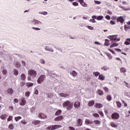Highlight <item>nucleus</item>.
<instances>
[{"label":"nucleus","instance_id":"obj_1","mask_svg":"<svg viewBox=\"0 0 130 130\" xmlns=\"http://www.w3.org/2000/svg\"><path fill=\"white\" fill-rule=\"evenodd\" d=\"M63 107L66 108L68 111H70L74 107V103H71L70 101H68L63 103Z\"/></svg>","mask_w":130,"mask_h":130},{"label":"nucleus","instance_id":"obj_2","mask_svg":"<svg viewBox=\"0 0 130 130\" xmlns=\"http://www.w3.org/2000/svg\"><path fill=\"white\" fill-rule=\"evenodd\" d=\"M36 75H37V73L36 71L32 70H29L28 72V77H27L28 81L31 80V77L32 78L36 77Z\"/></svg>","mask_w":130,"mask_h":130},{"label":"nucleus","instance_id":"obj_3","mask_svg":"<svg viewBox=\"0 0 130 130\" xmlns=\"http://www.w3.org/2000/svg\"><path fill=\"white\" fill-rule=\"evenodd\" d=\"M62 126L60 125H54L52 126H49V127H48L47 129H48V130H55L57 128H60Z\"/></svg>","mask_w":130,"mask_h":130},{"label":"nucleus","instance_id":"obj_4","mask_svg":"<svg viewBox=\"0 0 130 130\" xmlns=\"http://www.w3.org/2000/svg\"><path fill=\"white\" fill-rule=\"evenodd\" d=\"M30 23H31V24H34L35 26L41 25L42 24V23L40 21L37 20L36 19H32L30 21Z\"/></svg>","mask_w":130,"mask_h":130},{"label":"nucleus","instance_id":"obj_5","mask_svg":"<svg viewBox=\"0 0 130 130\" xmlns=\"http://www.w3.org/2000/svg\"><path fill=\"white\" fill-rule=\"evenodd\" d=\"M46 78V76L45 75H41V76H40V77L39 78V79H38L37 80V82L39 84H41L43 82V81H44V80Z\"/></svg>","mask_w":130,"mask_h":130},{"label":"nucleus","instance_id":"obj_6","mask_svg":"<svg viewBox=\"0 0 130 130\" xmlns=\"http://www.w3.org/2000/svg\"><path fill=\"white\" fill-rule=\"evenodd\" d=\"M111 117L113 119H118L120 117L119 114L114 113L113 114H112Z\"/></svg>","mask_w":130,"mask_h":130},{"label":"nucleus","instance_id":"obj_7","mask_svg":"<svg viewBox=\"0 0 130 130\" xmlns=\"http://www.w3.org/2000/svg\"><path fill=\"white\" fill-rule=\"evenodd\" d=\"M117 35H113L107 37V38L109 39L110 41H111L112 43H113V40H115L116 38H117Z\"/></svg>","mask_w":130,"mask_h":130},{"label":"nucleus","instance_id":"obj_8","mask_svg":"<svg viewBox=\"0 0 130 130\" xmlns=\"http://www.w3.org/2000/svg\"><path fill=\"white\" fill-rule=\"evenodd\" d=\"M78 2H79L81 6H82V7H88V4H86V3L84 2V0H78Z\"/></svg>","mask_w":130,"mask_h":130},{"label":"nucleus","instance_id":"obj_9","mask_svg":"<svg viewBox=\"0 0 130 130\" xmlns=\"http://www.w3.org/2000/svg\"><path fill=\"white\" fill-rule=\"evenodd\" d=\"M39 118L41 119H46L47 117L43 113H40L38 115Z\"/></svg>","mask_w":130,"mask_h":130},{"label":"nucleus","instance_id":"obj_10","mask_svg":"<svg viewBox=\"0 0 130 130\" xmlns=\"http://www.w3.org/2000/svg\"><path fill=\"white\" fill-rule=\"evenodd\" d=\"M116 20H117V22H120L121 23H122L124 21V19L122 17H118V18H117Z\"/></svg>","mask_w":130,"mask_h":130},{"label":"nucleus","instance_id":"obj_11","mask_svg":"<svg viewBox=\"0 0 130 130\" xmlns=\"http://www.w3.org/2000/svg\"><path fill=\"white\" fill-rule=\"evenodd\" d=\"M124 29L126 32L129 31L130 30V26L129 25L125 24L124 26Z\"/></svg>","mask_w":130,"mask_h":130},{"label":"nucleus","instance_id":"obj_12","mask_svg":"<svg viewBox=\"0 0 130 130\" xmlns=\"http://www.w3.org/2000/svg\"><path fill=\"white\" fill-rule=\"evenodd\" d=\"M105 41H106V42H105V44H104L105 46H109L110 45L109 40L106 39L105 40Z\"/></svg>","mask_w":130,"mask_h":130},{"label":"nucleus","instance_id":"obj_13","mask_svg":"<svg viewBox=\"0 0 130 130\" xmlns=\"http://www.w3.org/2000/svg\"><path fill=\"white\" fill-rule=\"evenodd\" d=\"M14 63L15 64L16 67H17V68H20L21 67V64L20 62H18L17 61H15Z\"/></svg>","mask_w":130,"mask_h":130},{"label":"nucleus","instance_id":"obj_14","mask_svg":"<svg viewBox=\"0 0 130 130\" xmlns=\"http://www.w3.org/2000/svg\"><path fill=\"white\" fill-rule=\"evenodd\" d=\"M62 119V116H59L58 117H57L55 118H54V121H61Z\"/></svg>","mask_w":130,"mask_h":130},{"label":"nucleus","instance_id":"obj_15","mask_svg":"<svg viewBox=\"0 0 130 130\" xmlns=\"http://www.w3.org/2000/svg\"><path fill=\"white\" fill-rule=\"evenodd\" d=\"M7 92L8 94H10L11 95H12L14 93V90L12 88H10L7 89Z\"/></svg>","mask_w":130,"mask_h":130},{"label":"nucleus","instance_id":"obj_16","mask_svg":"<svg viewBox=\"0 0 130 130\" xmlns=\"http://www.w3.org/2000/svg\"><path fill=\"white\" fill-rule=\"evenodd\" d=\"M81 106V104L79 102H76L75 103L74 106L75 108H79Z\"/></svg>","mask_w":130,"mask_h":130},{"label":"nucleus","instance_id":"obj_17","mask_svg":"<svg viewBox=\"0 0 130 130\" xmlns=\"http://www.w3.org/2000/svg\"><path fill=\"white\" fill-rule=\"evenodd\" d=\"M77 124H78V126H81L82 125V119H78L77 120Z\"/></svg>","mask_w":130,"mask_h":130},{"label":"nucleus","instance_id":"obj_18","mask_svg":"<svg viewBox=\"0 0 130 130\" xmlns=\"http://www.w3.org/2000/svg\"><path fill=\"white\" fill-rule=\"evenodd\" d=\"M45 49L46 51H51V52H53L54 51L52 48L49 47L48 46H46Z\"/></svg>","mask_w":130,"mask_h":130},{"label":"nucleus","instance_id":"obj_19","mask_svg":"<svg viewBox=\"0 0 130 130\" xmlns=\"http://www.w3.org/2000/svg\"><path fill=\"white\" fill-rule=\"evenodd\" d=\"M99 79L101 81H104L105 79V76H103V74H101L99 76Z\"/></svg>","mask_w":130,"mask_h":130},{"label":"nucleus","instance_id":"obj_20","mask_svg":"<svg viewBox=\"0 0 130 130\" xmlns=\"http://www.w3.org/2000/svg\"><path fill=\"white\" fill-rule=\"evenodd\" d=\"M13 75L17 76L19 75V71L17 69H13Z\"/></svg>","mask_w":130,"mask_h":130},{"label":"nucleus","instance_id":"obj_21","mask_svg":"<svg viewBox=\"0 0 130 130\" xmlns=\"http://www.w3.org/2000/svg\"><path fill=\"white\" fill-rule=\"evenodd\" d=\"M26 101L25 100L24 98H22L21 99V103H20V105L21 106H24L26 105Z\"/></svg>","mask_w":130,"mask_h":130},{"label":"nucleus","instance_id":"obj_22","mask_svg":"<svg viewBox=\"0 0 130 130\" xmlns=\"http://www.w3.org/2000/svg\"><path fill=\"white\" fill-rule=\"evenodd\" d=\"M85 79H86V81H89L91 79V76H89L88 74H85Z\"/></svg>","mask_w":130,"mask_h":130},{"label":"nucleus","instance_id":"obj_23","mask_svg":"<svg viewBox=\"0 0 130 130\" xmlns=\"http://www.w3.org/2000/svg\"><path fill=\"white\" fill-rule=\"evenodd\" d=\"M85 122L87 124H91L93 123V121L90 120L89 119H85Z\"/></svg>","mask_w":130,"mask_h":130},{"label":"nucleus","instance_id":"obj_24","mask_svg":"<svg viewBox=\"0 0 130 130\" xmlns=\"http://www.w3.org/2000/svg\"><path fill=\"white\" fill-rule=\"evenodd\" d=\"M39 14L40 15H43L44 16H46L48 15V12L46 11H41V12H39Z\"/></svg>","mask_w":130,"mask_h":130},{"label":"nucleus","instance_id":"obj_25","mask_svg":"<svg viewBox=\"0 0 130 130\" xmlns=\"http://www.w3.org/2000/svg\"><path fill=\"white\" fill-rule=\"evenodd\" d=\"M94 101H90L88 104V106H89V107H91L94 105Z\"/></svg>","mask_w":130,"mask_h":130},{"label":"nucleus","instance_id":"obj_26","mask_svg":"<svg viewBox=\"0 0 130 130\" xmlns=\"http://www.w3.org/2000/svg\"><path fill=\"white\" fill-rule=\"evenodd\" d=\"M41 121L39 120H34L32 121V124L37 125L40 124Z\"/></svg>","mask_w":130,"mask_h":130},{"label":"nucleus","instance_id":"obj_27","mask_svg":"<svg viewBox=\"0 0 130 130\" xmlns=\"http://www.w3.org/2000/svg\"><path fill=\"white\" fill-rule=\"evenodd\" d=\"M70 74L73 77H76L77 75V72L75 71H73L72 72H70Z\"/></svg>","mask_w":130,"mask_h":130},{"label":"nucleus","instance_id":"obj_28","mask_svg":"<svg viewBox=\"0 0 130 130\" xmlns=\"http://www.w3.org/2000/svg\"><path fill=\"white\" fill-rule=\"evenodd\" d=\"M125 45H130V39L127 38V40H126V41L125 42Z\"/></svg>","mask_w":130,"mask_h":130},{"label":"nucleus","instance_id":"obj_29","mask_svg":"<svg viewBox=\"0 0 130 130\" xmlns=\"http://www.w3.org/2000/svg\"><path fill=\"white\" fill-rule=\"evenodd\" d=\"M25 85L27 86V87H30L33 86L34 83L27 82L26 84H25Z\"/></svg>","mask_w":130,"mask_h":130},{"label":"nucleus","instance_id":"obj_30","mask_svg":"<svg viewBox=\"0 0 130 130\" xmlns=\"http://www.w3.org/2000/svg\"><path fill=\"white\" fill-rule=\"evenodd\" d=\"M102 70L105 71H106L108 70H110V68L108 67V66H103L102 68Z\"/></svg>","mask_w":130,"mask_h":130},{"label":"nucleus","instance_id":"obj_31","mask_svg":"<svg viewBox=\"0 0 130 130\" xmlns=\"http://www.w3.org/2000/svg\"><path fill=\"white\" fill-rule=\"evenodd\" d=\"M20 77H21V80L22 81H24L25 79H26V75H25V74H22L21 76H20Z\"/></svg>","mask_w":130,"mask_h":130},{"label":"nucleus","instance_id":"obj_32","mask_svg":"<svg viewBox=\"0 0 130 130\" xmlns=\"http://www.w3.org/2000/svg\"><path fill=\"white\" fill-rule=\"evenodd\" d=\"M0 55L1 56H3L4 55H7V52L5 51H3V52H0Z\"/></svg>","mask_w":130,"mask_h":130},{"label":"nucleus","instance_id":"obj_33","mask_svg":"<svg viewBox=\"0 0 130 130\" xmlns=\"http://www.w3.org/2000/svg\"><path fill=\"white\" fill-rule=\"evenodd\" d=\"M118 44H116V43H114L111 44V46H110V48H113V47H115L116 46H118Z\"/></svg>","mask_w":130,"mask_h":130},{"label":"nucleus","instance_id":"obj_34","mask_svg":"<svg viewBox=\"0 0 130 130\" xmlns=\"http://www.w3.org/2000/svg\"><path fill=\"white\" fill-rule=\"evenodd\" d=\"M103 107V104H99V103H97V104H96V107L97 108H101Z\"/></svg>","mask_w":130,"mask_h":130},{"label":"nucleus","instance_id":"obj_35","mask_svg":"<svg viewBox=\"0 0 130 130\" xmlns=\"http://www.w3.org/2000/svg\"><path fill=\"white\" fill-rule=\"evenodd\" d=\"M93 75H94L95 77H98L99 76H100V73H99V72H93Z\"/></svg>","mask_w":130,"mask_h":130},{"label":"nucleus","instance_id":"obj_36","mask_svg":"<svg viewBox=\"0 0 130 130\" xmlns=\"http://www.w3.org/2000/svg\"><path fill=\"white\" fill-rule=\"evenodd\" d=\"M121 9H123V11H130V8H128V9H125L124 7H123L121 6H119Z\"/></svg>","mask_w":130,"mask_h":130},{"label":"nucleus","instance_id":"obj_37","mask_svg":"<svg viewBox=\"0 0 130 130\" xmlns=\"http://www.w3.org/2000/svg\"><path fill=\"white\" fill-rule=\"evenodd\" d=\"M60 95L62 97H67L68 94L67 93H60Z\"/></svg>","mask_w":130,"mask_h":130},{"label":"nucleus","instance_id":"obj_38","mask_svg":"<svg viewBox=\"0 0 130 130\" xmlns=\"http://www.w3.org/2000/svg\"><path fill=\"white\" fill-rule=\"evenodd\" d=\"M104 17L103 16H99L97 17L96 19L97 20H103Z\"/></svg>","mask_w":130,"mask_h":130},{"label":"nucleus","instance_id":"obj_39","mask_svg":"<svg viewBox=\"0 0 130 130\" xmlns=\"http://www.w3.org/2000/svg\"><path fill=\"white\" fill-rule=\"evenodd\" d=\"M106 55L109 57V59L110 60H111V59H112V56H111V55H110V53H106Z\"/></svg>","mask_w":130,"mask_h":130},{"label":"nucleus","instance_id":"obj_40","mask_svg":"<svg viewBox=\"0 0 130 130\" xmlns=\"http://www.w3.org/2000/svg\"><path fill=\"white\" fill-rule=\"evenodd\" d=\"M121 73H125L126 72V70L124 68H120Z\"/></svg>","mask_w":130,"mask_h":130},{"label":"nucleus","instance_id":"obj_41","mask_svg":"<svg viewBox=\"0 0 130 130\" xmlns=\"http://www.w3.org/2000/svg\"><path fill=\"white\" fill-rule=\"evenodd\" d=\"M61 113L62 111L61 110H58V111L55 113V115H59L61 114Z\"/></svg>","mask_w":130,"mask_h":130},{"label":"nucleus","instance_id":"obj_42","mask_svg":"<svg viewBox=\"0 0 130 130\" xmlns=\"http://www.w3.org/2000/svg\"><path fill=\"white\" fill-rule=\"evenodd\" d=\"M107 99L108 100L109 102L111 101L112 98L110 95H107Z\"/></svg>","mask_w":130,"mask_h":130},{"label":"nucleus","instance_id":"obj_43","mask_svg":"<svg viewBox=\"0 0 130 130\" xmlns=\"http://www.w3.org/2000/svg\"><path fill=\"white\" fill-rule=\"evenodd\" d=\"M3 74L4 76H6L7 75V70H6V69H4L3 70Z\"/></svg>","mask_w":130,"mask_h":130},{"label":"nucleus","instance_id":"obj_44","mask_svg":"<svg viewBox=\"0 0 130 130\" xmlns=\"http://www.w3.org/2000/svg\"><path fill=\"white\" fill-rule=\"evenodd\" d=\"M98 92L100 95H103L104 94L103 91H102L101 89H99Z\"/></svg>","mask_w":130,"mask_h":130},{"label":"nucleus","instance_id":"obj_45","mask_svg":"<svg viewBox=\"0 0 130 130\" xmlns=\"http://www.w3.org/2000/svg\"><path fill=\"white\" fill-rule=\"evenodd\" d=\"M116 104H117V107H118V108H120L121 107V105H122L121 104V103H120L119 102H117Z\"/></svg>","mask_w":130,"mask_h":130},{"label":"nucleus","instance_id":"obj_46","mask_svg":"<svg viewBox=\"0 0 130 130\" xmlns=\"http://www.w3.org/2000/svg\"><path fill=\"white\" fill-rule=\"evenodd\" d=\"M21 118H22V117H20V116L16 117H15V120L16 121H18L19 119H21Z\"/></svg>","mask_w":130,"mask_h":130},{"label":"nucleus","instance_id":"obj_47","mask_svg":"<svg viewBox=\"0 0 130 130\" xmlns=\"http://www.w3.org/2000/svg\"><path fill=\"white\" fill-rule=\"evenodd\" d=\"M124 94L125 95L127 96V97H128L129 98H130V93L129 92H125V93H124Z\"/></svg>","mask_w":130,"mask_h":130},{"label":"nucleus","instance_id":"obj_48","mask_svg":"<svg viewBox=\"0 0 130 130\" xmlns=\"http://www.w3.org/2000/svg\"><path fill=\"white\" fill-rule=\"evenodd\" d=\"M32 29L35 30H41V28H39L38 27H32Z\"/></svg>","mask_w":130,"mask_h":130},{"label":"nucleus","instance_id":"obj_49","mask_svg":"<svg viewBox=\"0 0 130 130\" xmlns=\"http://www.w3.org/2000/svg\"><path fill=\"white\" fill-rule=\"evenodd\" d=\"M94 2L95 4H96V5H100L101 4V2L100 1H96V0H94Z\"/></svg>","mask_w":130,"mask_h":130},{"label":"nucleus","instance_id":"obj_50","mask_svg":"<svg viewBox=\"0 0 130 130\" xmlns=\"http://www.w3.org/2000/svg\"><path fill=\"white\" fill-rule=\"evenodd\" d=\"M53 93H49L48 94V98H52L53 97Z\"/></svg>","mask_w":130,"mask_h":130},{"label":"nucleus","instance_id":"obj_51","mask_svg":"<svg viewBox=\"0 0 130 130\" xmlns=\"http://www.w3.org/2000/svg\"><path fill=\"white\" fill-rule=\"evenodd\" d=\"M29 94H30V92L27 91V92H25V96L28 98L29 96Z\"/></svg>","mask_w":130,"mask_h":130},{"label":"nucleus","instance_id":"obj_52","mask_svg":"<svg viewBox=\"0 0 130 130\" xmlns=\"http://www.w3.org/2000/svg\"><path fill=\"white\" fill-rule=\"evenodd\" d=\"M93 122L95 123V124H99V123H101V121L98 120H94L93 121Z\"/></svg>","mask_w":130,"mask_h":130},{"label":"nucleus","instance_id":"obj_53","mask_svg":"<svg viewBox=\"0 0 130 130\" xmlns=\"http://www.w3.org/2000/svg\"><path fill=\"white\" fill-rule=\"evenodd\" d=\"M111 125L112 127H114V128H116V127H117V125H116L114 123H111Z\"/></svg>","mask_w":130,"mask_h":130},{"label":"nucleus","instance_id":"obj_54","mask_svg":"<svg viewBox=\"0 0 130 130\" xmlns=\"http://www.w3.org/2000/svg\"><path fill=\"white\" fill-rule=\"evenodd\" d=\"M9 128H10L11 130L14 129V126H13L12 124L9 125Z\"/></svg>","mask_w":130,"mask_h":130},{"label":"nucleus","instance_id":"obj_55","mask_svg":"<svg viewBox=\"0 0 130 130\" xmlns=\"http://www.w3.org/2000/svg\"><path fill=\"white\" fill-rule=\"evenodd\" d=\"M34 94L37 95L39 94V91L38 90L36 89V88H35V92H34Z\"/></svg>","mask_w":130,"mask_h":130},{"label":"nucleus","instance_id":"obj_56","mask_svg":"<svg viewBox=\"0 0 130 130\" xmlns=\"http://www.w3.org/2000/svg\"><path fill=\"white\" fill-rule=\"evenodd\" d=\"M13 116H9L8 118L7 119V121H10L12 120Z\"/></svg>","mask_w":130,"mask_h":130},{"label":"nucleus","instance_id":"obj_57","mask_svg":"<svg viewBox=\"0 0 130 130\" xmlns=\"http://www.w3.org/2000/svg\"><path fill=\"white\" fill-rule=\"evenodd\" d=\"M113 43H114L115 42H118L120 41V38H116L115 40H113Z\"/></svg>","mask_w":130,"mask_h":130},{"label":"nucleus","instance_id":"obj_58","mask_svg":"<svg viewBox=\"0 0 130 130\" xmlns=\"http://www.w3.org/2000/svg\"><path fill=\"white\" fill-rule=\"evenodd\" d=\"M92 115H93V117H99V114L95 113V114H93Z\"/></svg>","mask_w":130,"mask_h":130},{"label":"nucleus","instance_id":"obj_59","mask_svg":"<svg viewBox=\"0 0 130 130\" xmlns=\"http://www.w3.org/2000/svg\"><path fill=\"white\" fill-rule=\"evenodd\" d=\"M73 5L74 6H77L79 5V4L77 3V2H73Z\"/></svg>","mask_w":130,"mask_h":130},{"label":"nucleus","instance_id":"obj_60","mask_svg":"<svg viewBox=\"0 0 130 130\" xmlns=\"http://www.w3.org/2000/svg\"><path fill=\"white\" fill-rule=\"evenodd\" d=\"M87 28H89L90 30H93L94 28L91 26H87Z\"/></svg>","mask_w":130,"mask_h":130},{"label":"nucleus","instance_id":"obj_61","mask_svg":"<svg viewBox=\"0 0 130 130\" xmlns=\"http://www.w3.org/2000/svg\"><path fill=\"white\" fill-rule=\"evenodd\" d=\"M40 62H41V63L42 64H44L45 63V61H44V60L43 59H41L40 60Z\"/></svg>","mask_w":130,"mask_h":130},{"label":"nucleus","instance_id":"obj_62","mask_svg":"<svg viewBox=\"0 0 130 130\" xmlns=\"http://www.w3.org/2000/svg\"><path fill=\"white\" fill-rule=\"evenodd\" d=\"M25 85V82H22L20 83V87H23Z\"/></svg>","mask_w":130,"mask_h":130},{"label":"nucleus","instance_id":"obj_63","mask_svg":"<svg viewBox=\"0 0 130 130\" xmlns=\"http://www.w3.org/2000/svg\"><path fill=\"white\" fill-rule=\"evenodd\" d=\"M5 118H6V115H2V116H1V118L2 119L4 120V119H5Z\"/></svg>","mask_w":130,"mask_h":130},{"label":"nucleus","instance_id":"obj_64","mask_svg":"<svg viewBox=\"0 0 130 130\" xmlns=\"http://www.w3.org/2000/svg\"><path fill=\"white\" fill-rule=\"evenodd\" d=\"M69 128H70V130H75V129L74 127L70 126V127H69Z\"/></svg>","mask_w":130,"mask_h":130}]
</instances>
